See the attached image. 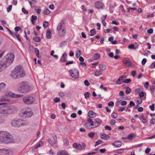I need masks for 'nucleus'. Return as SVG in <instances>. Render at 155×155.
I'll return each instance as SVG.
<instances>
[{"instance_id":"obj_1","label":"nucleus","mask_w":155,"mask_h":155,"mask_svg":"<svg viewBox=\"0 0 155 155\" xmlns=\"http://www.w3.org/2000/svg\"><path fill=\"white\" fill-rule=\"evenodd\" d=\"M13 137L9 133L6 131H0V142L8 143L13 142Z\"/></svg>"},{"instance_id":"obj_2","label":"nucleus","mask_w":155,"mask_h":155,"mask_svg":"<svg viewBox=\"0 0 155 155\" xmlns=\"http://www.w3.org/2000/svg\"><path fill=\"white\" fill-rule=\"evenodd\" d=\"M19 87L18 88V90L20 93L25 94L30 91V86L27 82H22L19 84Z\"/></svg>"},{"instance_id":"obj_3","label":"nucleus","mask_w":155,"mask_h":155,"mask_svg":"<svg viewBox=\"0 0 155 155\" xmlns=\"http://www.w3.org/2000/svg\"><path fill=\"white\" fill-rule=\"evenodd\" d=\"M15 56L12 53H10L5 56L4 58L1 60L4 63V64L7 67L12 63L14 60Z\"/></svg>"},{"instance_id":"obj_4","label":"nucleus","mask_w":155,"mask_h":155,"mask_svg":"<svg viewBox=\"0 0 155 155\" xmlns=\"http://www.w3.org/2000/svg\"><path fill=\"white\" fill-rule=\"evenodd\" d=\"M12 106H3L0 107V113L4 115H8L11 114L13 111Z\"/></svg>"},{"instance_id":"obj_5","label":"nucleus","mask_w":155,"mask_h":155,"mask_svg":"<svg viewBox=\"0 0 155 155\" xmlns=\"http://www.w3.org/2000/svg\"><path fill=\"white\" fill-rule=\"evenodd\" d=\"M27 121L21 119H13L11 122V125L15 127H19L21 126H26L28 124Z\"/></svg>"},{"instance_id":"obj_6","label":"nucleus","mask_w":155,"mask_h":155,"mask_svg":"<svg viewBox=\"0 0 155 155\" xmlns=\"http://www.w3.org/2000/svg\"><path fill=\"white\" fill-rule=\"evenodd\" d=\"M21 113L23 117H30L33 115V113L31 110V109L28 107H25L22 109Z\"/></svg>"},{"instance_id":"obj_7","label":"nucleus","mask_w":155,"mask_h":155,"mask_svg":"<svg viewBox=\"0 0 155 155\" xmlns=\"http://www.w3.org/2000/svg\"><path fill=\"white\" fill-rule=\"evenodd\" d=\"M22 101L24 104L30 105L33 104L35 101V99L31 96H25L23 98Z\"/></svg>"},{"instance_id":"obj_8","label":"nucleus","mask_w":155,"mask_h":155,"mask_svg":"<svg viewBox=\"0 0 155 155\" xmlns=\"http://www.w3.org/2000/svg\"><path fill=\"white\" fill-rule=\"evenodd\" d=\"M95 121H93L92 119L89 118L87 120V122L90 124L91 126H94L95 127L99 126L102 122V120L98 118H95Z\"/></svg>"},{"instance_id":"obj_9","label":"nucleus","mask_w":155,"mask_h":155,"mask_svg":"<svg viewBox=\"0 0 155 155\" xmlns=\"http://www.w3.org/2000/svg\"><path fill=\"white\" fill-rule=\"evenodd\" d=\"M69 72L71 77L74 79H76L79 77V72L78 70L76 68L74 69H71L69 71Z\"/></svg>"},{"instance_id":"obj_10","label":"nucleus","mask_w":155,"mask_h":155,"mask_svg":"<svg viewBox=\"0 0 155 155\" xmlns=\"http://www.w3.org/2000/svg\"><path fill=\"white\" fill-rule=\"evenodd\" d=\"M15 69L17 70L16 71L18 72L19 76L20 77H23L25 75L24 71L21 66H17L15 68Z\"/></svg>"},{"instance_id":"obj_11","label":"nucleus","mask_w":155,"mask_h":155,"mask_svg":"<svg viewBox=\"0 0 155 155\" xmlns=\"http://www.w3.org/2000/svg\"><path fill=\"white\" fill-rule=\"evenodd\" d=\"M5 94L6 96H8L11 97L15 98L20 97L23 96V95L21 94H17L9 91L6 93Z\"/></svg>"},{"instance_id":"obj_12","label":"nucleus","mask_w":155,"mask_h":155,"mask_svg":"<svg viewBox=\"0 0 155 155\" xmlns=\"http://www.w3.org/2000/svg\"><path fill=\"white\" fill-rule=\"evenodd\" d=\"M123 63L125 64L127 67H130L133 64L130 62L129 59L128 58H125L123 60Z\"/></svg>"},{"instance_id":"obj_13","label":"nucleus","mask_w":155,"mask_h":155,"mask_svg":"<svg viewBox=\"0 0 155 155\" xmlns=\"http://www.w3.org/2000/svg\"><path fill=\"white\" fill-rule=\"evenodd\" d=\"M15 69L10 74L11 76L14 79L18 78H20V77L19 76L18 72Z\"/></svg>"},{"instance_id":"obj_14","label":"nucleus","mask_w":155,"mask_h":155,"mask_svg":"<svg viewBox=\"0 0 155 155\" xmlns=\"http://www.w3.org/2000/svg\"><path fill=\"white\" fill-rule=\"evenodd\" d=\"M94 6L97 8L100 9L103 8L104 5L100 2L97 1L95 3Z\"/></svg>"},{"instance_id":"obj_15","label":"nucleus","mask_w":155,"mask_h":155,"mask_svg":"<svg viewBox=\"0 0 155 155\" xmlns=\"http://www.w3.org/2000/svg\"><path fill=\"white\" fill-rule=\"evenodd\" d=\"M86 147V144L84 143H82L81 144L78 143L77 149L78 150H81L83 149H85Z\"/></svg>"},{"instance_id":"obj_16","label":"nucleus","mask_w":155,"mask_h":155,"mask_svg":"<svg viewBox=\"0 0 155 155\" xmlns=\"http://www.w3.org/2000/svg\"><path fill=\"white\" fill-rule=\"evenodd\" d=\"M7 67L4 63L2 61H0V72L5 70Z\"/></svg>"},{"instance_id":"obj_17","label":"nucleus","mask_w":155,"mask_h":155,"mask_svg":"<svg viewBox=\"0 0 155 155\" xmlns=\"http://www.w3.org/2000/svg\"><path fill=\"white\" fill-rule=\"evenodd\" d=\"M64 25V21L62 20L58 24L57 28V29L58 31H60L62 28V26Z\"/></svg>"},{"instance_id":"obj_18","label":"nucleus","mask_w":155,"mask_h":155,"mask_svg":"<svg viewBox=\"0 0 155 155\" xmlns=\"http://www.w3.org/2000/svg\"><path fill=\"white\" fill-rule=\"evenodd\" d=\"M101 138L104 140H108L110 138V137L107 134L104 133H103L100 134V135Z\"/></svg>"},{"instance_id":"obj_19","label":"nucleus","mask_w":155,"mask_h":155,"mask_svg":"<svg viewBox=\"0 0 155 155\" xmlns=\"http://www.w3.org/2000/svg\"><path fill=\"white\" fill-rule=\"evenodd\" d=\"M112 145H113L115 147H119L121 146L122 145V143L120 141H117L114 143H112Z\"/></svg>"},{"instance_id":"obj_20","label":"nucleus","mask_w":155,"mask_h":155,"mask_svg":"<svg viewBox=\"0 0 155 155\" xmlns=\"http://www.w3.org/2000/svg\"><path fill=\"white\" fill-rule=\"evenodd\" d=\"M135 135L134 134H129L127 137H123L122 138V139H128L129 140H132L133 137H135Z\"/></svg>"},{"instance_id":"obj_21","label":"nucleus","mask_w":155,"mask_h":155,"mask_svg":"<svg viewBox=\"0 0 155 155\" xmlns=\"http://www.w3.org/2000/svg\"><path fill=\"white\" fill-rule=\"evenodd\" d=\"M88 116L91 118H94L96 116V114L92 110H90L88 113Z\"/></svg>"},{"instance_id":"obj_22","label":"nucleus","mask_w":155,"mask_h":155,"mask_svg":"<svg viewBox=\"0 0 155 155\" xmlns=\"http://www.w3.org/2000/svg\"><path fill=\"white\" fill-rule=\"evenodd\" d=\"M57 155H69L68 152L64 150H61L57 153Z\"/></svg>"},{"instance_id":"obj_23","label":"nucleus","mask_w":155,"mask_h":155,"mask_svg":"<svg viewBox=\"0 0 155 155\" xmlns=\"http://www.w3.org/2000/svg\"><path fill=\"white\" fill-rule=\"evenodd\" d=\"M67 54L66 53H64L63 54L61 57L60 61L62 62H65L67 61Z\"/></svg>"},{"instance_id":"obj_24","label":"nucleus","mask_w":155,"mask_h":155,"mask_svg":"<svg viewBox=\"0 0 155 155\" xmlns=\"http://www.w3.org/2000/svg\"><path fill=\"white\" fill-rule=\"evenodd\" d=\"M66 30L64 29H62L61 31L58 32L59 35L61 37H64L66 34Z\"/></svg>"},{"instance_id":"obj_25","label":"nucleus","mask_w":155,"mask_h":155,"mask_svg":"<svg viewBox=\"0 0 155 155\" xmlns=\"http://www.w3.org/2000/svg\"><path fill=\"white\" fill-rule=\"evenodd\" d=\"M123 76L119 77V78L116 81V84H121L123 82Z\"/></svg>"},{"instance_id":"obj_26","label":"nucleus","mask_w":155,"mask_h":155,"mask_svg":"<svg viewBox=\"0 0 155 155\" xmlns=\"http://www.w3.org/2000/svg\"><path fill=\"white\" fill-rule=\"evenodd\" d=\"M46 38L48 39H50L51 37V32L50 30L47 31L46 33Z\"/></svg>"},{"instance_id":"obj_27","label":"nucleus","mask_w":155,"mask_h":155,"mask_svg":"<svg viewBox=\"0 0 155 155\" xmlns=\"http://www.w3.org/2000/svg\"><path fill=\"white\" fill-rule=\"evenodd\" d=\"M100 57V55L98 53L95 54L93 56L92 58L94 60L99 59Z\"/></svg>"},{"instance_id":"obj_28","label":"nucleus","mask_w":155,"mask_h":155,"mask_svg":"<svg viewBox=\"0 0 155 155\" xmlns=\"http://www.w3.org/2000/svg\"><path fill=\"white\" fill-rule=\"evenodd\" d=\"M99 69L101 70H105L107 68L106 66L104 64H100L99 65Z\"/></svg>"},{"instance_id":"obj_29","label":"nucleus","mask_w":155,"mask_h":155,"mask_svg":"<svg viewBox=\"0 0 155 155\" xmlns=\"http://www.w3.org/2000/svg\"><path fill=\"white\" fill-rule=\"evenodd\" d=\"M136 103L137 105L141 104L142 102V99L140 97H137L135 99Z\"/></svg>"},{"instance_id":"obj_30","label":"nucleus","mask_w":155,"mask_h":155,"mask_svg":"<svg viewBox=\"0 0 155 155\" xmlns=\"http://www.w3.org/2000/svg\"><path fill=\"white\" fill-rule=\"evenodd\" d=\"M5 84L4 83H0V92L2 91L5 87Z\"/></svg>"},{"instance_id":"obj_31","label":"nucleus","mask_w":155,"mask_h":155,"mask_svg":"<svg viewBox=\"0 0 155 155\" xmlns=\"http://www.w3.org/2000/svg\"><path fill=\"white\" fill-rule=\"evenodd\" d=\"M28 2L31 7L33 8L34 6L32 5V4H35L36 3V1L35 0H28Z\"/></svg>"},{"instance_id":"obj_32","label":"nucleus","mask_w":155,"mask_h":155,"mask_svg":"<svg viewBox=\"0 0 155 155\" xmlns=\"http://www.w3.org/2000/svg\"><path fill=\"white\" fill-rule=\"evenodd\" d=\"M81 51L79 49L78 50L76 53V57L77 58H78L80 57V55H81Z\"/></svg>"},{"instance_id":"obj_33","label":"nucleus","mask_w":155,"mask_h":155,"mask_svg":"<svg viewBox=\"0 0 155 155\" xmlns=\"http://www.w3.org/2000/svg\"><path fill=\"white\" fill-rule=\"evenodd\" d=\"M90 32L91 34H89L90 36H93L96 33V31L95 29H93L90 30Z\"/></svg>"},{"instance_id":"obj_34","label":"nucleus","mask_w":155,"mask_h":155,"mask_svg":"<svg viewBox=\"0 0 155 155\" xmlns=\"http://www.w3.org/2000/svg\"><path fill=\"white\" fill-rule=\"evenodd\" d=\"M33 40L36 42H39L41 41V39L40 37H36L33 38Z\"/></svg>"},{"instance_id":"obj_35","label":"nucleus","mask_w":155,"mask_h":155,"mask_svg":"<svg viewBox=\"0 0 155 155\" xmlns=\"http://www.w3.org/2000/svg\"><path fill=\"white\" fill-rule=\"evenodd\" d=\"M43 13L45 15H47L49 14L50 13V11L47 8L45 9L43 12Z\"/></svg>"},{"instance_id":"obj_36","label":"nucleus","mask_w":155,"mask_h":155,"mask_svg":"<svg viewBox=\"0 0 155 155\" xmlns=\"http://www.w3.org/2000/svg\"><path fill=\"white\" fill-rule=\"evenodd\" d=\"M126 93L127 94H130L131 91V89L129 87H126Z\"/></svg>"},{"instance_id":"obj_37","label":"nucleus","mask_w":155,"mask_h":155,"mask_svg":"<svg viewBox=\"0 0 155 155\" xmlns=\"http://www.w3.org/2000/svg\"><path fill=\"white\" fill-rule=\"evenodd\" d=\"M101 73L100 71H97L94 73V75L96 76H98L101 75Z\"/></svg>"},{"instance_id":"obj_38","label":"nucleus","mask_w":155,"mask_h":155,"mask_svg":"<svg viewBox=\"0 0 155 155\" xmlns=\"http://www.w3.org/2000/svg\"><path fill=\"white\" fill-rule=\"evenodd\" d=\"M48 141L50 143L51 146H55V143L54 142H52V140L51 139H49L48 140Z\"/></svg>"},{"instance_id":"obj_39","label":"nucleus","mask_w":155,"mask_h":155,"mask_svg":"<svg viewBox=\"0 0 155 155\" xmlns=\"http://www.w3.org/2000/svg\"><path fill=\"white\" fill-rule=\"evenodd\" d=\"M35 52L36 55L38 57H39V51L38 48H35Z\"/></svg>"},{"instance_id":"obj_40","label":"nucleus","mask_w":155,"mask_h":155,"mask_svg":"<svg viewBox=\"0 0 155 155\" xmlns=\"http://www.w3.org/2000/svg\"><path fill=\"white\" fill-rule=\"evenodd\" d=\"M95 133L94 132H91L88 134V136L91 138H92L94 136Z\"/></svg>"},{"instance_id":"obj_41","label":"nucleus","mask_w":155,"mask_h":155,"mask_svg":"<svg viewBox=\"0 0 155 155\" xmlns=\"http://www.w3.org/2000/svg\"><path fill=\"white\" fill-rule=\"evenodd\" d=\"M124 107H119L118 109V111L119 112H122L125 110Z\"/></svg>"},{"instance_id":"obj_42","label":"nucleus","mask_w":155,"mask_h":155,"mask_svg":"<svg viewBox=\"0 0 155 155\" xmlns=\"http://www.w3.org/2000/svg\"><path fill=\"white\" fill-rule=\"evenodd\" d=\"M48 23L47 21H45L43 23V26L45 28H46L48 26Z\"/></svg>"},{"instance_id":"obj_43","label":"nucleus","mask_w":155,"mask_h":155,"mask_svg":"<svg viewBox=\"0 0 155 155\" xmlns=\"http://www.w3.org/2000/svg\"><path fill=\"white\" fill-rule=\"evenodd\" d=\"M90 94V93L88 92H85L84 94L85 98L87 99L89 97Z\"/></svg>"},{"instance_id":"obj_44","label":"nucleus","mask_w":155,"mask_h":155,"mask_svg":"<svg viewBox=\"0 0 155 155\" xmlns=\"http://www.w3.org/2000/svg\"><path fill=\"white\" fill-rule=\"evenodd\" d=\"M103 143V141L101 140H99L98 141H96L95 143V146L96 147Z\"/></svg>"},{"instance_id":"obj_45","label":"nucleus","mask_w":155,"mask_h":155,"mask_svg":"<svg viewBox=\"0 0 155 155\" xmlns=\"http://www.w3.org/2000/svg\"><path fill=\"white\" fill-rule=\"evenodd\" d=\"M22 12L25 14H28V12L24 8H22Z\"/></svg>"},{"instance_id":"obj_46","label":"nucleus","mask_w":155,"mask_h":155,"mask_svg":"<svg viewBox=\"0 0 155 155\" xmlns=\"http://www.w3.org/2000/svg\"><path fill=\"white\" fill-rule=\"evenodd\" d=\"M104 128L105 130H108L109 131H110L112 130L111 127L108 125L105 126L104 127Z\"/></svg>"},{"instance_id":"obj_47","label":"nucleus","mask_w":155,"mask_h":155,"mask_svg":"<svg viewBox=\"0 0 155 155\" xmlns=\"http://www.w3.org/2000/svg\"><path fill=\"white\" fill-rule=\"evenodd\" d=\"M128 48L130 49H135L134 46L133 44L129 45L128 46Z\"/></svg>"},{"instance_id":"obj_48","label":"nucleus","mask_w":155,"mask_h":155,"mask_svg":"<svg viewBox=\"0 0 155 155\" xmlns=\"http://www.w3.org/2000/svg\"><path fill=\"white\" fill-rule=\"evenodd\" d=\"M37 17L36 15H32L31 16V20H32L33 21L36 20L37 19Z\"/></svg>"},{"instance_id":"obj_49","label":"nucleus","mask_w":155,"mask_h":155,"mask_svg":"<svg viewBox=\"0 0 155 155\" xmlns=\"http://www.w3.org/2000/svg\"><path fill=\"white\" fill-rule=\"evenodd\" d=\"M150 68L151 69L155 68V62H153L152 63L150 66Z\"/></svg>"},{"instance_id":"obj_50","label":"nucleus","mask_w":155,"mask_h":155,"mask_svg":"<svg viewBox=\"0 0 155 155\" xmlns=\"http://www.w3.org/2000/svg\"><path fill=\"white\" fill-rule=\"evenodd\" d=\"M155 105V104H153L152 105L149 106V107L150 109L152 111H154V110Z\"/></svg>"},{"instance_id":"obj_51","label":"nucleus","mask_w":155,"mask_h":155,"mask_svg":"<svg viewBox=\"0 0 155 155\" xmlns=\"http://www.w3.org/2000/svg\"><path fill=\"white\" fill-rule=\"evenodd\" d=\"M7 28V30H8V31L10 35H12L13 37H15L14 35L13 34V33L11 31V30L8 28Z\"/></svg>"},{"instance_id":"obj_52","label":"nucleus","mask_w":155,"mask_h":155,"mask_svg":"<svg viewBox=\"0 0 155 155\" xmlns=\"http://www.w3.org/2000/svg\"><path fill=\"white\" fill-rule=\"evenodd\" d=\"M114 102L113 101H111L108 102V105L109 106L113 107L114 106Z\"/></svg>"},{"instance_id":"obj_53","label":"nucleus","mask_w":155,"mask_h":155,"mask_svg":"<svg viewBox=\"0 0 155 155\" xmlns=\"http://www.w3.org/2000/svg\"><path fill=\"white\" fill-rule=\"evenodd\" d=\"M54 101L55 103H58L60 102V99L59 98L56 97L54 100Z\"/></svg>"},{"instance_id":"obj_54","label":"nucleus","mask_w":155,"mask_h":155,"mask_svg":"<svg viewBox=\"0 0 155 155\" xmlns=\"http://www.w3.org/2000/svg\"><path fill=\"white\" fill-rule=\"evenodd\" d=\"M12 8V5H10L7 8V11L8 12H9L11 10Z\"/></svg>"},{"instance_id":"obj_55","label":"nucleus","mask_w":155,"mask_h":155,"mask_svg":"<svg viewBox=\"0 0 155 155\" xmlns=\"http://www.w3.org/2000/svg\"><path fill=\"white\" fill-rule=\"evenodd\" d=\"M117 116V114L115 113H113L111 115L112 117L114 118H116Z\"/></svg>"},{"instance_id":"obj_56","label":"nucleus","mask_w":155,"mask_h":155,"mask_svg":"<svg viewBox=\"0 0 155 155\" xmlns=\"http://www.w3.org/2000/svg\"><path fill=\"white\" fill-rule=\"evenodd\" d=\"M147 32L149 34H152L153 32V30L152 28H150L147 31Z\"/></svg>"},{"instance_id":"obj_57","label":"nucleus","mask_w":155,"mask_h":155,"mask_svg":"<svg viewBox=\"0 0 155 155\" xmlns=\"http://www.w3.org/2000/svg\"><path fill=\"white\" fill-rule=\"evenodd\" d=\"M131 81V80L130 79H127L123 81V82L125 83H127L130 82Z\"/></svg>"},{"instance_id":"obj_58","label":"nucleus","mask_w":155,"mask_h":155,"mask_svg":"<svg viewBox=\"0 0 155 155\" xmlns=\"http://www.w3.org/2000/svg\"><path fill=\"white\" fill-rule=\"evenodd\" d=\"M124 152L123 149H120L117 150V153H121Z\"/></svg>"},{"instance_id":"obj_59","label":"nucleus","mask_w":155,"mask_h":155,"mask_svg":"<svg viewBox=\"0 0 155 155\" xmlns=\"http://www.w3.org/2000/svg\"><path fill=\"white\" fill-rule=\"evenodd\" d=\"M84 83L85 85L86 86H88L90 85V83L87 80H85L84 81Z\"/></svg>"},{"instance_id":"obj_60","label":"nucleus","mask_w":155,"mask_h":155,"mask_svg":"<svg viewBox=\"0 0 155 155\" xmlns=\"http://www.w3.org/2000/svg\"><path fill=\"white\" fill-rule=\"evenodd\" d=\"M147 61L146 59L145 58H143L142 61V64L143 65H144L146 62Z\"/></svg>"},{"instance_id":"obj_61","label":"nucleus","mask_w":155,"mask_h":155,"mask_svg":"<svg viewBox=\"0 0 155 155\" xmlns=\"http://www.w3.org/2000/svg\"><path fill=\"white\" fill-rule=\"evenodd\" d=\"M21 28L20 27L17 26L15 28V31H18L21 29Z\"/></svg>"},{"instance_id":"obj_62","label":"nucleus","mask_w":155,"mask_h":155,"mask_svg":"<svg viewBox=\"0 0 155 155\" xmlns=\"http://www.w3.org/2000/svg\"><path fill=\"white\" fill-rule=\"evenodd\" d=\"M107 15H103L102 17L101 18V19L102 20V21H105V20L106 19V18H107Z\"/></svg>"},{"instance_id":"obj_63","label":"nucleus","mask_w":155,"mask_h":155,"mask_svg":"<svg viewBox=\"0 0 155 155\" xmlns=\"http://www.w3.org/2000/svg\"><path fill=\"white\" fill-rule=\"evenodd\" d=\"M6 152H7V150L5 149H0V153H4Z\"/></svg>"},{"instance_id":"obj_64","label":"nucleus","mask_w":155,"mask_h":155,"mask_svg":"<svg viewBox=\"0 0 155 155\" xmlns=\"http://www.w3.org/2000/svg\"><path fill=\"white\" fill-rule=\"evenodd\" d=\"M127 102L126 101H123L120 103V104L122 106H125L127 104Z\"/></svg>"}]
</instances>
